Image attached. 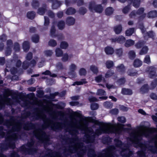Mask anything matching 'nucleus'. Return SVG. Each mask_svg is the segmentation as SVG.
Wrapping results in <instances>:
<instances>
[{
	"label": "nucleus",
	"mask_w": 157,
	"mask_h": 157,
	"mask_svg": "<svg viewBox=\"0 0 157 157\" xmlns=\"http://www.w3.org/2000/svg\"><path fill=\"white\" fill-rule=\"evenodd\" d=\"M72 125L75 129L72 132H70L72 136H75L74 139L71 140V147H70V151L71 153L77 152L81 156L83 155L86 153V147L83 146L82 143H80L76 135L78 133L77 129L84 131L88 133V135H91L87 137V140L86 141L87 143L93 142L94 136H98L102 133H109L114 132L119 133L123 129L122 125L119 124H112L110 123H101L100 127L96 131L95 135L92 133L93 130L91 128H88L86 124L82 121H78L75 117L71 118Z\"/></svg>",
	"instance_id": "f257e3e1"
},
{
	"label": "nucleus",
	"mask_w": 157,
	"mask_h": 157,
	"mask_svg": "<svg viewBox=\"0 0 157 157\" xmlns=\"http://www.w3.org/2000/svg\"><path fill=\"white\" fill-rule=\"evenodd\" d=\"M156 132V130L155 128H148L146 126H142L139 128L138 130H133L131 133L130 138H128L127 140L130 141L132 144H135V147H139L142 150L137 152L138 156L145 157L143 150H146L147 148L140 142L142 136L147 137L150 134Z\"/></svg>",
	"instance_id": "f03ea898"
},
{
	"label": "nucleus",
	"mask_w": 157,
	"mask_h": 157,
	"mask_svg": "<svg viewBox=\"0 0 157 157\" xmlns=\"http://www.w3.org/2000/svg\"><path fill=\"white\" fill-rule=\"evenodd\" d=\"M7 125L9 127H12V128L11 131L9 132L7 134V140L11 141H14L18 137L17 134L13 132L19 131L21 128V125L19 123L14 121L9 122Z\"/></svg>",
	"instance_id": "7ed1b4c3"
},
{
	"label": "nucleus",
	"mask_w": 157,
	"mask_h": 157,
	"mask_svg": "<svg viewBox=\"0 0 157 157\" xmlns=\"http://www.w3.org/2000/svg\"><path fill=\"white\" fill-rule=\"evenodd\" d=\"M12 94V92L11 91L7 89L5 90L3 97L2 98L1 95H0V109L3 108L5 104L7 105L13 104L11 102V100L8 98L9 96Z\"/></svg>",
	"instance_id": "20e7f679"
},
{
	"label": "nucleus",
	"mask_w": 157,
	"mask_h": 157,
	"mask_svg": "<svg viewBox=\"0 0 157 157\" xmlns=\"http://www.w3.org/2000/svg\"><path fill=\"white\" fill-rule=\"evenodd\" d=\"M34 134L38 139L42 142L47 141L48 140V136L42 130L39 129L35 130Z\"/></svg>",
	"instance_id": "39448f33"
},
{
	"label": "nucleus",
	"mask_w": 157,
	"mask_h": 157,
	"mask_svg": "<svg viewBox=\"0 0 157 157\" xmlns=\"http://www.w3.org/2000/svg\"><path fill=\"white\" fill-rule=\"evenodd\" d=\"M89 8L91 11H94L98 13H101L103 10V8L101 5L95 6L94 2H92L89 4Z\"/></svg>",
	"instance_id": "423d86ee"
},
{
	"label": "nucleus",
	"mask_w": 157,
	"mask_h": 157,
	"mask_svg": "<svg viewBox=\"0 0 157 157\" xmlns=\"http://www.w3.org/2000/svg\"><path fill=\"white\" fill-rule=\"evenodd\" d=\"M140 28L144 35V38L145 39L147 40L149 37L153 38L155 36V33L152 31L147 32L143 26H140Z\"/></svg>",
	"instance_id": "0eeeda50"
},
{
	"label": "nucleus",
	"mask_w": 157,
	"mask_h": 157,
	"mask_svg": "<svg viewBox=\"0 0 157 157\" xmlns=\"http://www.w3.org/2000/svg\"><path fill=\"white\" fill-rule=\"evenodd\" d=\"M47 127H50L54 130L59 129L63 128V124L59 123H54L50 121L48 123Z\"/></svg>",
	"instance_id": "6e6552de"
},
{
	"label": "nucleus",
	"mask_w": 157,
	"mask_h": 157,
	"mask_svg": "<svg viewBox=\"0 0 157 157\" xmlns=\"http://www.w3.org/2000/svg\"><path fill=\"white\" fill-rule=\"evenodd\" d=\"M147 71L149 74V77L150 78L156 77L157 75L156 73V68L155 67L151 66L147 68Z\"/></svg>",
	"instance_id": "1a4fd4ad"
},
{
	"label": "nucleus",
	"mask_w": 157,
	"mask_h": 157,
	"mask_svg": "<svg viewBox=\"0 0 157 157\" xmlns=\"http://www.w3.org/2000/svg\"><path fill=\"white\" fill-rule=\"evenodd\" d=\"M36 60L34 59H33L30 61V63L26 60L23 62L22 65V67L24 69H27L30 65L31 67L34 66L36 65Z\"/></svg>",
	"instance_id": "9d476101"
},
{
	"label": "nucleus",
	"mask_w": 157,
	"mask_h": 157,
	"mask_svg": "<svg viewBox=\"0 0 157 157\" xmlns=\"http://www.w3.org/2000/svg\"><path fill=\"white\" fill-rule=\"evenodd\" d=\"M144 8H140L136 11L138 15L139 16L138 19L140 21L143 19L146 16V14L144 13Z\"/></svg>",
	"instance_id": "9b49d317"
},
{
	"label": "nucleus",
	"mask_w": 157,
	"mask_h": 157,
	"mask_svg": "<svg viewBox=\"0 0 157 157\" xmlns=\"http://www.w3.org/2000/svg\"><path fill=\"white\" fill-rule=\"evenodd\" d=\"M13 44V43L11 40H8L7 41V47L5 52L6 56L10 55L11 52V47Z\"/></svg>",
	"instance_id": "f8f14e48"
},
{
	"label": "nucleus",
	"mask_w": 157,
	"mask_h": 157,
	"mask_svg": "<svg viewBox=\"0 0 157 157\" xmlns=\"http://www.w3.org/2000/svg\"><path fill=\"white\" fill-rule=\"evenodd\" d=\"M48 1L49 2H52V8L53 9H57L61 4V2L57 0H48Z\"/></svg>",
	"instance_id": "ddd939ff"
},
{
	"label": "nucleus",
	"mask_w": 157,
	"mask_h": 157,
	"mask_svg": "<svg viewBox=\"0 0 157 157\" xmlns=\"http://www.w3.org/2000/svg\"><path fill=\"white\" fill-rule=\"evenodd\" d=\"M129 3H132L133 6L135 8L138 7L140 4V0H128Z\"/></svg>",
	"instance_id": "4468645a"
},
{
	"label": "nucleus",
	"mask_w": 157,
	"mask_h": 157,
	"mask_svg": "<svg viewBox=\"0 0 157 157\" xmlns=\"http://www.w3.org/2000/svg\"><path fill=\"white\" fill-rule=\"evenodd\" d=\"M157 17V11L153 10L149 12L147 14V17L149 18H153Z\"/></svg>",
	"instance_id": "2eb2a0df"
},
{
	"label": "nucleus",
	"mask_w": 157,
	"mask_h": 157,
	"mask_svg": "<svg viewBox=\"0 0 157 157\" xmlns=\"http://www.w3.org/2000/svg\"><path fill=\"white\" fill-rule=\"evenodd\" d=\"M148 90V85L147 84H145L142 86L140 88V92L141 94H144L147 92Z\"/></svg>",
	"instance_id": "dca6fc26"
},
{
	"label": "nucleus",
	"mask_w": 157,
	"mask_h": 157,
	"mask_svg": "<svg viewBox=\"0 0 157 157\" xmlns=\"http://www.w3.org/2000/svg\"><path fill=\"white\" fill-rule=\"evenodd\" d=\"M142 64V62L140 59H137L135 60L133 65L135 67H138L141 66Z\"/></svg>",
	"instance_id": "f3484780"
},
{
	"label": "nucleus",
	"mask_w": 157,
	"mask_h": 157,
	"mask_svg": "<svg viewBox=\"0 0 157 157\" xmlns=\"http://www.w3.org/2000/svg\"><path fill=\"white\" fill-rule=\"evenodd\" d=\"M117 71L123 73L125 71V67L123 64H121L116 67Z\"/></svg>",
	"instance_id": "a211bd4d"
},
{
	"label": "nucleus",
	"mask_w": 157,
	"mask_h": 157,
	"mask_svg": "<svg viewBox=\"0 0 157 157\" xmlns=\"http://www.w3.org/2000/svg\"><path fill=\"white\" fill-rule=\"evenodd\" d=\"M121 93L124 95H130L132 94V92L130 89L123 88L122 89Z\"/></svg>",
	"instance_id": "6ab92c4d"
},
{
	"label": "nucleus",
	"mask_w": 157,
	"mask_h": 157,
	"mask_svg": "<svg viewBox=\"0 0 157 157\" xmlns=\"http://www.w3.org/2000/svg\"><path fill=\"white\" fill-rule=\"evenodd\" d=\"M134 44V41L131 39H128L126 41L124 44V45L126 47H129L132 46Z\"/></svg>",
	"instance_id": "aec40b11"
},
{
	"label": "nucleus",
	"mask_w": 157,
	"mask_h": 157,
	"mask_svg": "<svg viewBox=\"0 0 157 157\" xmlns=\"http://www.w3.org/2000/svg\"><path fill=\"white\" fill-rule=\"evenodd\" d=\"M113 29L116 34H119L122 30V26L121 25L116 26L114 27Z\"/></svg>",
	"instance_id": "412c9836"
},
{
	"label": "nucleus",
	"mask_w": 157,
	"mask_h": 157,
	"mask_svg": "<svg viewBox=\"0 0 157 157\" xmlns=\"http://www.w3.org/2000/svg\"><path fill=\"white\" fill-rule=\"evenodd\" d=\"M66 22L68 25H71L75 23V20L73 17H69L67 18Z\"/></svg>",
	"instance_id": "4be33fe9"
},
{
	"label": "nucleus",
	"mask_w": 157,
	"mask_h": 157,
	"mask_svg": "<svg viewBox=\"0 0 157 157\" xmlns=\"http://www.w3.org/2000/svg\"><path fill=\"white\" fill-rule=\"evenodd\" d=\"M105 52L107 54L111 55L114 52V50L113 48L109 47H107L105 48Z\"/></svg>",
	"instance_id": "5701e85b"
},
{
	"label": "nucleus",
	"mask_w": 157,
	"mask_h": 157,
	"mask_svg": "<svg viewBox=\"0 0 157 157\" xmlns=\"http://www.w3.org/2000/svg\"><path fill=\"white\" fill-rule=\"evenodd\" d=\"M125 40V38L123 36H119L115 39L114 41L117 42L120 44H121L124 42Z\"/></svg>",
	"instance_id": "b1692460"
},
{
	"label": "nucleus",
	"mask_w": 157,
	"mask_h": 157,
	"mask_svg": "<svg viewBox=\"0 0 157 157\" xmlns=\"http://www.w3.org/2000/svg\"><path fill=\"white\" fill-rule=\"evenodd\" d=\"M134 29L133 28H130L125 31V35L127 36H130L134 33Z\"/></svg>",
	"instance_id": "393cba45"
},
{
	"label": "nucleus",
	"mask_w": 157,
	"mask_h": 157,
	"mask_svg": "<svg viewBox=\"0 0 157 157\" xmlns=\"http://www.w3.org/2000/svg\"><path fill=\"white\" fill-rule=\"evenodd\" d=\"M23 47L25 51H27L29 48V42L26 41H25L23 43Z\"/></svg>",
	"instance_id": "a878e982"
},
{
	"label": "nucleus",
	"mask_w": 157,
	"mask_h": 157,
	"mask_svg": "<svg viewBox=\"0 0 157 157\" xmlns=\"http://www.w3.org/2000/svg\"><path fill=\"white\" fill-rule=\"evenodd\" d=\"M148 48L147 46H145L143 47L142 49L140 51L139 54L140 55H143L147 53L148 51Z\"/></svg>",
	"instance_id": "bb28decb"
},
{
	"label": "nucleus",
	"mask_w": 157,
	"mask_h": 157,
	"mask_svg": "<svg viewBox=\"0 0 157 157\" xmlns=\"http://www.w3.org/2000/svg\"><path fill=\"white\" fill-rule=\"evenodd\" d=\"M128 56L130 59H133L136 57L135 52L133 50L130 51L128 53Z\"/></svg>",
	"instance_id": "cd10ccee"
},
{
	"label": "nucleus",
	"mask_w": 157,
	"mask_h": 157,
	"mask_svg": "<svg viewBox=\"0 0 157 157\" xmlns=\"http://www.w3.org/2000/svg\"><path fill=\"white\" fill-rule=\"evenodd\" d=\"M103 105L106 108L110 109L112 107L113 104L110 102L106 101L104 103Z\"/></svg>",
	"instance_id": "c85d7f7f"
},
{
	"label": "nucleus",
	"mask_w": 157,
	"mask_h": 157,
	"mask_svg": "<svg viewBox=\"0 0 157 157\" xmlns=\"http://www.w3.org/2000/svg\"><path fill=\"white\" fill-rule=\"evenodd\" d=\"M76 12L75 9L70 8H68L66 11V13L68 15H71L75 13Z\"/></svg>",
	"instance_id": "c756f323"
},
{
	"label": "nucleus",
	"mask_w": 157,
	"mask_h": 157,
	"mask_svg": "<svg viewBox=\"0 0 157 157\" xmlns=\"http://www.w3.org/2000/svg\"><path fill=\"white\" fill-rule=\"evenodd\" d=\"M88 156L89 157H95V154L93 149L89 150L88 153Z\"/></svg>",
	"instance_id": "7c9ffc66"
},
{
	"label": "nucleus",
	"mask_w": 157,
	"mask_h": 157,
	"mask_svg": "<svg viewBox=\"0 0 157 157\" xmlns=\"http://www.w3.org/2000/svg\"><path fill=\"white\" fill-rule=\"evenodd\" d=\"M113 8L109 7L107 8L105 11V14L107 15H109L113 13Z\"/></svg>",
	"instance_id": "2f4dec72"
},
{
	"label": "nucleus",
	"mask_w": 157,
	"mask_h": 157,
	"mask_svg": "<svg viewBox=\"0 0 157 157\" xmlns=\"http://www.w3.org/2000/svg\"><path fill=\"white\" fill-rule=\"evenodd\" d=\"M56 55L57 57H60L62 55L63 52L59 48H56L55 50Z\"/></svg>",
	"instance_id": "473e14b6"
},
{
	"label": "nucleus",
	"mask_w": 157,
	"mask_h": 157,
	"mask_svg": "<svg viewBox=\"0 0 157 157\" xmlns=\"http://www.w3.org/2000/svg\"><path fill=\"white\" fill-rule=\"evenodd\" d=\"M86 83L85 79L81 80V81H77L75 82L72 84L73 86H75L76 85H81L83 84H85Z\"/></svg>",
	"instance_id": "72a5a7b5"
},
{
	"label": "nucleus",
	"mask_w": 157,
	"mask_h": 157,
	"mask_svg": "<svg viewBox=\"0 0 157 157\" xmlns=\"http://www.w3.org/2000/svg\"><path fill=\"white\" fill-rule=\"evenodd\" d=\"M154 140L155 141V147L156 149V151H155L153 150V149H152V147H151V148H149L148 149L149 150H151V151H152L153 153H157V135H156L155 136L154 138Z\"/></svg>",
	"instance_id": "f704fd0d"
},
{
	"label": "nucleus",
	"mask_w": 157,
	"mask_h": 157,
	"mask_svg": "<svg viewBox=\"0 0 157 157\" xmlns=\"http://www.w3.org/2000/svg\"><path fill=\"white\" fill-rule=\"evenodd\" d=\"M42 75H49L50 76L53 77H56L57 75L55 74H52L50 71L48 70H47L45 72H43L42 73Z\"/></svg>",
	"instance_id": "c9c22d12"
},
{
	"label": "nucleus",
	"mask_w": 157,
	"mask_h": 157,
	"mask_svg": "<svg viewBox=\"0 0 157 157\" xmlns=\"http://www.w3.org/2000/svg\"><path fill=\"white\" fill-rule=\"evenodd\" d=\"M105 64L107 67L109 69L113 67L114 65L113 61L111 60L107 61Z\"/></svg>",
	"instance_id": "e433bc0d"
},
{
	"label": "nucleus",
	"mask_w": 157,
	"mask_h": 157,
	"mask_svg": "<svg viewBox=\"0 0 157 157\" xmlns=\"http://www.w3.org/2000/svg\"><path fill=\"white\" fill-rule=\"evenodd\" d=\"M59 29H63L64 27L65 23L63 21H60L58 22L57 25Z\"/></svg>",
	"instance_id": "4c0bfd02"
},
{
	"label": "nucleus",
	"mask_w": 157,
	"mask_h": 157,
	"mask_svg": "<svg viewBox=\"0 0 157 157\" xmlns=\"http://www.w3.org/2000/svg\"><path fill=\"white\" fill-rule=\"evenodd\" d=\"M35 13L33 12H29L27 14V16L29 19H32L35 17Z\"/></svg>",
	"instance_id": "58836bf2"
},
{
	"label": "nucleus",
	"mask_w": 157,
	"mask_h": 157,
	"mask_svg": "<svg viewBox=\"0 0 157 157\" xmlns=\"http://www.w3.org/2000/svg\"><path fill=\"white\" fill-rule=\"evenodd\" d=\"M90 69L95 74H97L98 72V68L94 65L90 66Z\"/></svg>",
	"instance_id": "ea45409f"
},
{
	"label": "nucleus",
	"mask_w": 157,
	"mask_h": 157,
	"mask_svg": "<svg viewBox=\"0 0 157 157\" xmlns=\"http://www.w3.org/2000/svg\"><path fill=\"white\" fill-rule=\"evenodd\" d=\"M137 15V12L135 10L132 11L129 14L130 17L132 18H135Z\"/></svg>",
	"instance_id": "a19ab883"
},
{
	"label": "nucleus",
	"mask_w": 157,
	"mask_h": 157,
	"mask_svg": "<svg viewBox=\"0 0 157 157\" xmlns=\"http://www.w3.org/2000/svg\"><path fill=\"white\" fill-rule=\"evenodd\" d=\"M39 36L37 35H35L33 36L32 37V40L33 42L37 43L39 42Z\"/></svg>",
	"instance_id": "79ce46f5"
},
{
	"label": "nucleus",
	"mask_w": 157,
	"mask_h": 157,
	"mask_svg": "<svg viewBox=\"0 0 157 157\" xmlns=\"http://www.w3.org/2000/svg\"><path fill=\"white\" fill-rule=\"evenodd\" d=\"M33 144L32 142L31 143H29L27 145H26V147H27L29 148H28V150H27V151L28 152V153L30 154H32L33 153L31 152V147L33 145Z\"/></svg>",
	"instance_id": "37998d69"
},
{
	"label": "nucleus",
	"mask_w": 157,
	"mask_h": 157,
	"mask_svg": "<svg viewBox=\"0 0 157 157\" xmlns=\"http://www.w3.org/2000/svg\"><path fill=\"white\" fill-rule=\"evenodd\" d=\"M49 46L52 47H55L57 45V43L56 40H51L48 42Z\"/></svg>",
	"instance_id": "c03bdc74"
},
{
	"label": "nucleus",
	"mask_w": 157,
	"mask_h": 157,
	"mask_svg": "<svg viewBox=\"0 0 157 157\" xmlns=\"http://www.w3.org/2000/svg\"><path fill=\"white\" fill-rule=\"evenodd\" d=\"M45 55L47 56H51L53 54V52L51 50H47L44 52Z\"/></svg>",
	"instance_id": "a18cd8bd"
},
{
	"label": "nucleus",
	"mask_w": 157,
	"mask_h": 157,
	"mask_svg": "<svg viewBox=\"0 0 157 157\" xmlns=\"http://www.w3.org/2000/svg\"><path fill=\"white\" fill-rule=\"evenodd\" d=\"M130 9L131 8L130 5H128L123 8L122 10V12L124 13H126L128 12Z\"/></svg>",
	"instance_id": "49530a36"
},
{
	"label": "nucleus",
	"mask_w": 157,
	"mask_h": 157,
	"mask_svg": "<svg viewBox=\"0 0 157 157\" xmlns=\"http://www.w3.org/2000/svg\"><path fill=\"white\" fill-rule=\"evenodd\" d=\"M157 85V79L154 80L152 82L151 85V89H153Z\"/></svg>",
	"instance_id": "de8ad7c7"
},
{
	"label": "nucleus",
	"mask_w": 157,
	"mask_h": 157,
	"mask_svg": "<svg viewBox=\"0 0 157 157\" xmlns=\"http://www.w3.org/2000/svg\"><path fill=\"white\" fill-rule=\"evenodd\" d=\"M106 94L105 91L103 90L99 89L98 90L97 93V94L98 95H105Z\"/></svg>",
	"instance_id": "09e8293b"
},
{
	"label": "nucleus",
	"mask_w": 157,
	"mask_h": 157,
	"mask_svg": "<svg viewBox=\"0 0 157 157\" xmlns=\"http://www.w3.org/2000/svg\"><path fill=\"white\" fill-rule=\"evenodd\" d=\"M144 62L148 64H149L150 63V58L149 56L147 55L145 56L144 59Z\"/></svg>",
	"instance_id": "8fccbe9b"
},
{
	"label": "nucleus",
	"mask_w": 157,
	"mask_h": 157,
	"mask_svg": "<svg viewBox=\"0 0 157 157\" xmlns=\"http://www.w3.org/2000/svg\"><path fill=\"white\" fill-rule=\"evenodd\" d=\"M114 74V73L111 70H109L106 73L105 75V77L106 78L109 77L113 75Z\"/></svg>",
	"instance_id": "3c124183"
},
{
	"label": "nucleus",
	"mask_w": 157,
	"mask_h": 157,
	"mask_svg": "<svg viewBox=\"0 0 157 157\" xmlns=\"http://www.w3.org/2000/svg\"><path fill=\"white\" fill-rule=\"evenodd\" d=\"M68 46V44L65 42H62L61 43L60 47L63 49H66Z\"/></svg>",
	"instance_id": "603ef678"
},
{
	"label": "nucleus",
	"mask_w": 157,
	"mask_h": 157,
	"mask_svg": "<svg viewBox=\"0 0 157 157\" xmlns=\"http://www.w3.org/2000/svg\"><path fill=\"white\" fill-rule=\"evenodd\" d=\"M128 75L130 76H134L137 75V72H133L131 70H129L127 72Z\"/></svg>",
	"instance_id": "864d4df0"
},
{
	"label": "nucleus",
	"mask_w": 157,
	"mask_h": 157,
	"mask_svg": "<svg viewBox=\"0 0 157 157\" xmlns=\"http://www.w3.org/2000/svg\"><path fill=\"white\" fill-rule=\"evenodd\" d=\"M98 105L97 103H93L91 105V108L93 110H95L98 109Z\"/></svg>",
	"instance_id": "5fc2aeb1"
},
{
	"label": "nucleus",
	"mask_w": 157,
	"mask_h": 157,
	"mask_svg": "<svg viewBox=\"0 0 157 157\" xmlns=\"http://www.w3.org/2000/svg\"><path fill=\"white\" fill-rule=\"evenodd\" d=\"M117 120L119 122L122 123H124L126 122V119L124 117H118Z\"/></svg>",
	"instance_id": "6e6d98bb"
},
{
	"label": "nucleus",
	"mask_w": 157,
	"mask_h": 157,
	"mask_svg": "<svg viewBox=\"0 0 157 157\" xmlns=\"http://www.w3.org/2000/svg\"><path fill=\"white\" fill-rule=\"evenodd\" d=\"M46 10L45 9L43 8H40L38 10V13L40 15H43Z\"/></svg>",
	"instance_id": "4d7b16f0"
},
{
	"label": "nucleus",
	"mask_w": 157,
	"mask_h": 157,
	"mask_svg": "<svg viewBox=\"0 0 157 157\" xmlns=\"http://www.w3.org/2000/svg\"><path fill=\"white\" fill-rule=\"evenodd\" d=\"M69 68L70 71L74 72L76 68V67L75 64H72L70 66Z\"/></svg>",
	"instance_id": "13d9d810"
},
{
	"label": "nucleus",
	"mask_w": 157,
	"mask_h": 157,
	"mask_svg": "<svg viewBox=\"0 0 157 157\" xmlns=\"http://www.w3.org/2000/svg\"><path fill=\"white\" fill-rule=\"evenodd\" d=\"M110 113L113 115L117 114L118 113V110L117 109H114L111 110L110 111Z\"/></svg>",
	"instance_id": "bf43d9fd"
},
{
	"label": "nucleus",
	"mask_w": 157,
	"mask_h": 157,
	"mask_svg": "<svg viewBox=\"0 0 157 157\" xmlns=\"http://www.w3.org/2000/svg\"><path fill=\"white\" fill-rule=\"evenodd\" d=\"M79 73L80 75H85L86 74V71L84 68H81L79 71Z\"/></svg>",
	"instance_id": "052dcab7"
},
{
	"label": "nucleus",
	"mask_w": 157,
	"mask_h": 157,
	"mask_svg": "<svg viewBox=\"0 0 157 157\" xmlns=\"http://www.w3.org/2000/svg\"><path fill=\"white\" fill-rule=\"evenodd\" d=\"M33 57V54L31 52L29 53L27 55L26 58V60H30Z\"/></svg>",
	"instance_id": "680f3d73"
},
{
	"label": "nucleus",
	"mask_w": 157,
	"mask_h": 157,
	"mask_svg": "<svg viewBox=\"0 0 157 157\" xmlns=\"http://www.w3.org/2000/svg\"><path fill=\"white\" fill-rule=\"evenodd\" d=\"M68 75L70 78H75L76 75L75 72L70 71L68 73Z\"/></svg>",
	"instance_id": "e2e57ef3"
},
{
	"label": "nucleus",
	"mask_w": 157,
	"mask_h": 157,
	"mask_svg": "<svg viewBox=\"0 0 157 157\" xmlns=\"http://www.w3.org/2000/svg\"><path fill=\"white\" fill-rule=\"evenodd\" d=\"M122 49L121 48L117 49L116 52V54L119 56L122 55Z\"/></svg>",
	"instance_id": "0e129e2a"
},
{
	"label": "nucleus",
	"mask_w": 157,
	"mask_h": 157,
	"mask_svg": "<svg viewBox=\"0 0 157 157\" xmlns=\"http://www.w3.org/2000/svg\"><path fill=\"white\" fill-rule=\"evenodd\" d=\"M102 77L101 75H99L95 78V81L98 82H101L102 80Z\"/></svg>",
	"instance_id": "69168bd1"
},
{
	"label": "nucleus",
	"mask_w": 157,
	"mask_h": 157,
	"mask_svg": "<svg viewBox=\"0 0 157 157\" xmlns=\"http://www.w3.org/2000/svg\"><path fill=\"white\" fill-rule=\"evenodd\" d=\"M86 10L84 8L81 7L79 10V12L81 14H84L86 12Z\"/></svg>",
	"instance_id": "338daca9"
},
{
	"label": "nucleus",
	"mask_w": 157,
	"mask_h": 157,
	"mask_svg": "<svg viewBox=\"0 0 157 157\" xmlns=\"http://www.w3.org/2000/svg\"><path fill=\"white\" fill-rule=\"evenodd\" d=\"M68 59V56L67 54H65L62 58V60L63 61L65 62L67 61Z\"/></svg>",
	"instance_id": "774afa93"
}]
</instances>
